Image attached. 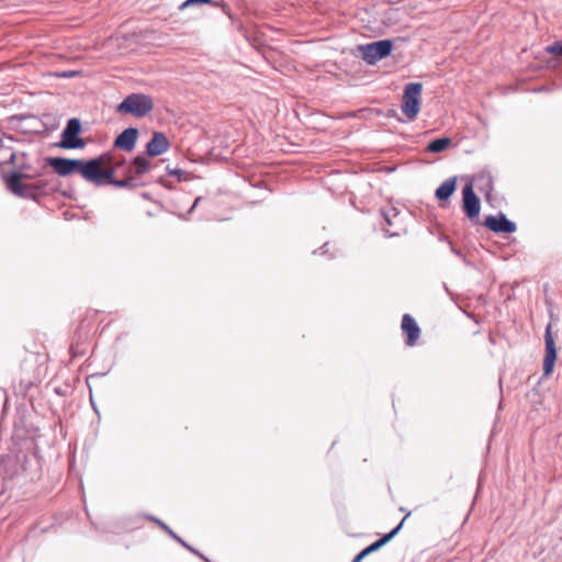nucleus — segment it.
I'll use <instances>...</instances> for the list:
<instances>
[{
    "label": "nucleus",
    "instance_id": "f257e3e1",
    "mask_svg": "<svg viewBox=\"0 0 562 562\" xmlns=\"http://www.w3.org/2000/svg\"><path fill=\"white\" fill-rule=\"evenodd\" d=\"M20 158H25V154L12 153L9 158V162L15 165L18 169L7 178V187L15 195L32 198L35 195L36 191L45 188V182L37 181L34 184L25 183L24 180L31 179L32 176L26 172L27 167L24 164L18 165Z\"/></svg>",
    "mask_w": 562,
    "mask_h": 562
},
{
    "label": "nucleus",
    "instance_id": "f03ea898",
    "mask_svg": "<svg viewBox=\"0 0 562 562\" xmlns=\"http://www.w3.org/2000/svg\"><path fill=\"white\" fill-rule=\"evenodd\" d=\"M108 162L109 157L103 154L87 161L82 160L80 176L95 186L111 184L112 171L106 169Z\"/></svg>",
    "mask_w": 562,
    "mask_h": 562
},
{
    "label": "nucleus",
    "instance_id": "7ed1b4c3",
    "mask_svg": "<svg viewBox=\"0 0 562 562\" xmlns=\"http://www.w3.org/2000/svg\"><path fill=\"white\" fill-rule=\"evenodd\" d=\"M154 109L151 97L143 93H132L127 95L117 106L121 113H128L136 117H144Z\"/></svg>",
    "mask_w": 562,
    "mask_h": 562
},
{
    "label": "nucleus",
    "instance_id": "20e7f679",
    "mask_svg": "<svg viewBox=\"0 0 562 562\" xmlns=\"http://www.w3.org/2000/svg\"><path fill=\"white\" fill-rule=\"evenodd\" d=\"M422 91L423 85L419 82H411L404 89L402 112L408 121H414L420 111Z\"/></svg>",
    "mask_w": 562,
    "mask_h": 562
},
{
    "label": "nucleus",
    "instance_id": "39448f33",
    "mask_svg": "<svg viewBox=\"0 0 562 562\" xmlns=\"http://www.w3.org/2000/svg\"><path fill=\"white\" fill-rule=\"evenodd\" d=\"M359 50L369 64H374L391 53L392 42L389 40H382L367 45H360Z\"/></svg>",
    "mask_w": 562,
    "mask_h": 562
},
{
    "label": "nucleus",
    "instance_id": "423d86ee",
    "mask_svg": "<svg viewBox=\"0 0 562 562\" xmlns=\"http://www.w3.org/2000/svg\"><path fill=\"white\" fill-rule=\"evenodd\" d=\"M81 130V124L78 119H71L68 121L66 128L61 134L60 147L67 149L81 148L85 146V142L78 137Z\"/></svg>",
    "mask_w": 562,
    "mask_h": 562
},
{
    "label": "nucleus",
    "instance_id": "0eeeda50",
    "mask_svg": "<svg viewBox=\"0 0 562 562\" xmlns=\"http://www.w3.org/2000/svg\"><path fill=\"white\" fill-rule=\"evenodd\" d=\"M47 164L60 177H66L75 172L80 173L82 160L53 157L47 159Z\"/></svg>",
    "mask_w": 562,
    "mask_h": 562
},
{
    "label": "nucleus",
    "instance_id": "6e6552de",
    "mask_svg": "<svg viewBox=\"0 0 562 562\" xmlns=\"http://www.w3.org/2000/svg\"><path fill=\"white\" fill-rule=\"evenodd\" d=\"M551 324H548L544 334L546 355L543 359V375L549 376L554 369L557 360V348L555 342L551 333Z\"/></svg>",
    "mask_w": 562,
    "mask_h": 562
},
{
    "label": "nucleus",
    "instance_id": "1a4fd4ad",
    "mask_svg": "<svg viewBox=\"0 0 562 562\" xmlns=\"http://www.w3.org/2000/svg\"><path fill=\"white\" fill-rule=\"evenodd\" d=\"M484 225L495 233H514L516 231V224L503 214L498 216H487L484 221Z\"/></svg>",
    "mask_w": 562,
    "mask_h": 562
},
{
    "label": "nucleus",
    "instance_id": "9d476101",
    "mask_svg": "<svg viewBox=\"0 0 562 562\" xmlns=\"http://www.w3.org/2000/svg\"><path fill=\"white\" fill-rule=\"evenodd\" d=\"M401 328L406 336V345L414 346L420 336V328L413 316L404 314L402 317Z\"/></svg>",
    "mask_w": 562,
    "mask_h": 562
},
{
    "label": "nucleus",
    "instance_id": "9b49d317",
    "mask_svg": "<svg viewBox=\"0 0 562 562\" xmlns=\"http://www.w3.org/2000/svg\"><path fill=\"white\" fill-rule=\"evenodd\" d=\"M463 194V209L470 218H474L480 213V201L473 192L472 186L467 184L462 191Z\"/></svg>",
    "mask_w": 562,
    "mask_h": 562
},
{
    "label": "nucleus",
    "instance_id": "f8f14e48",
    "mask_svg": "<svg viewBox=\"0 0 562 562\" xmlns=\"http://www.w3.org/2000/svg\"><path fill=\"white\" fill-rule=\"evenodd\" d=\"M408 515H406L402 521L397 525V527H395L391 532H389L387 535L383 536L381 539H379L378 541L373 542L372 544H370L369 547H367L366 549H363L355 559L352 562H360L364 557H367L369 553L378 550L379 548H381L383 544H385L387 541H390L397 532L398 530L402 528L405 519L407 518Z\"/></svg>",
    "mask_w": 562,
    "mask_h": 562
},
{
    "label": "nucleus",
    "instance_id": "ddd939ff",
    "mask_svg": "<svg viewBox=\"0 0 562 562\" xmlns=\"http://www.w3.org/2000/svg\"><path fill=\"white\" fill-rule=\"evenodd\" d=\"M138 132L136 128H126L114 140V147L132 151L137 140Z\"/></svg>",
    "mask_w": 562,
    "mask_h": 562
},
{
    "label": "nucleus",
    "instance_id": "4468645a",
    "mask_svg": "<svg viewBox=\"0 0 562 562\" xmlns=\"http://www.w3.org/2000/svg\"><path fill=\"white\" fill-rule=\"evenodd\" d=\"M169 149V142L162 133H155L147 144L146 150L149 156H158Z\"/></svg>",
    "mask_w": 562,
    "mask_h": 562
},
{
    "label": "nucleus",
    "instance_id": "2eb2a0df",
    "mask_svg": "<svg viewBox=\"0 0 562 562\" xmlns=\"http://www.w3.org/2000/svg\"><path fill=\"white\" fill-rule=\"evenodd\" d=\"M137 178V175H135V168L132 165L127 166L123 172V178L121 179H115V181H113V184L114 187L116 188H134L136 187V180Z\"/></svg>",
    "mask_w": 562,
    "mask_h": 562
},
{
    "label": "nucleus",
    "instance_id": "dca6fc26",
    "mask_svg": "<svg viewBox=\"0 0 562 562\" xmlns=\"http://www.w3.org/2000/svg\"><path fill=\"white\" fill-rule=\"evenodd\" d=\"M456 187H457L456 178L447 179L436 190V198L440 201H447L456 191Z\"/></svg>",
    "mask_w": 562,
    "mask_h": 562
},
{
    "label": "nucleus",
    "instance_id": "f3484780",
    "mask_svg": "<svg viewBox=\"0 0 562 562\" xmlns=\"http://www.w3.org/2000/svg\"><path fill=\"white\" fill-rule=\"evenodd\" d=\"M103 155H106L109 157V162L106 164V169H111V184H113V181L117 179V171L121 167L125 165V159L123 157H117L113 153H104Z\"/></svg>",
    "mask_w": 562,
    "mask_h": 562
},
{
    "label": "nucleus",
    "instance_id": "a211bd4d",
    "mask_svg": "<svg viewBox=\"0 0 562 562\" xmlns=\"http://www.w3.org/2000/svg\"><path fill=\"white\" fill-rule=\"evenodd\" d=\"M450 145L451 139L449 137H441L430 142L426 149L430 153H441L446 150Z\"/></svg>",
    "mask_w": 562,
    "mask_h": 562
},
{
    "label": "nucleus",
    "instance_id": "6ab92c4d",
    "mask_svg": "<svg viewBox=\"0 0 562 562\" xmlns=\"http://www.w3.org/2000/svg\"><path fill=\"white\" fill-rule=\"evenodd\" d=\"M132 164L135 168V175H137V177L148 172L151 168L149 159L142 156L135 157Z\"/></svg>",
    "mask_w": 562,
    "mask_h": 562
},
{
    "label": "nucleus",
    "instance_id": "aec40b11",
    "mask_svg": "<svg viewBox=\"0 0 562 562\" xmlns=\"http://www.w3.org/2000/svg\"><path fill=\"white\" fill-rule=\"evenodd\" d=\"M544 50L553 56L562 57V41L548 45Z\"/></svg>",
    "mask_w": 562,
    "mask_h": 562
},
{
    "label": "nucleus",
    "instance_id": "412c9836",
    "mask_svg": "<svg viewBox=\"0 0 562 562\" xmlns=\"http://www.w3.org/2000/svg\"><path fill=\"white\" fill-rule=\"evenodd\" d=\"M167 170H168V173L170 176H176L179 181H181V180L187 181V180L191 179L189 177V173L183 171V170H181V169H178V168L171 169V168L168 167Z\"/></svg>",
    "mask_w": 562,
    "mask_h": 562
},
{
    "label": "nucleus",
    "instance_id": "4be33fe9",
    "mask_svg": "<svg viewBox=\"0 0 562 562\" xmlns=\"http://www.w3.org/2000/svg\"><path fill=\"white\" fill-rule=\"evenodd\" d=\"M156 521H157V524H158V525H159L164 530H166L169 535H171L173 538H176V539H177L178 541H180L182 544L187 546V544H186V543H184L180 538H178V537L173 533V531H172V530H171V529H170L166 524H164V522H162V521H160V520H156Z\"/></svg>",
    "mask_w": 562,
    "mask_h": 562
},
{
    "label": "nucleus",
    "instance_id": "5701e85b",
    "mask_svg": "<svg viewBox=\"0 0 562 562\" xmlns=\"http://www.w3.org/2000/svg\"><path fill=\"white\" fill-rule=\"evenodd\" d=\"M192 2H189V1H186V2H182V4L180 5V9H184L186 7H188L189 4H191Z\"/></svg>",
    "mask_w": 562,
    "mask_h": 562
},
{
    "label": "nucleus",
    "instance_id": "b1692460",
    "mask_svg": "<svg viewBox=\"0 0 562 562\" xmlns=\"http://www.w3.org/2000/svg\"><path fill=\"white\" fill-rule=\"evenodd\" d=\"M201 200V198H196L195 202H194V205H196L199 203V201Z\"/></svg>",
    "mask_w": 562,
    "mask_h": 562
},
{
    "label": "nucleus",
    "instance_id": "393cba45",
    "mask_svg": "<svg viewBox=\"0 0 562 562\" xmlns=\"http://www.w3.org/2000/svg\"><path fill=\"white\" fill-rule=\"evenodd\" d=\"M3 146V140L0 138V149L2 148Z\"/></svg>",
    "mask_w": 562,
    "mask_h": 562
}]
</instances>
